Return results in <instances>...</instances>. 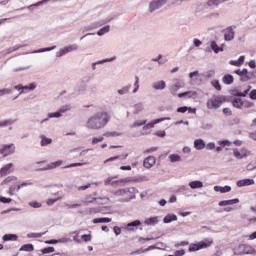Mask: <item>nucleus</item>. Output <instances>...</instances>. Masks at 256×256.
Masks as SVG:
<instances>
[{
	"label": "nucleus",
	"mask_w": 256,
	"mask_h": 256,
	"mask_svg": "<svg viewBox=\"0 0 256 256\" xmlns=\"http://www.w3.org/2000/svg\"><path fill=\"white\" fill-rule=\"evenodd\" d=\"M14 89L16 91H20L19 94L13 98V100L15 101V99L19 98V95H23V91H25V86L19 84V85L14 86Z\"/></svg>",
	"instance_id": "49530a36"
},
{
	"label": "nucleus",
	"mask_w": 256,
	"mask_h": 256,
	"mask_svg": "<svg viewBox=\"0 0 256 256\" xmlns=\"http://www.w3.org/2000/svg\"><path fill=\"white\" fill-rule=\"evenodd\" d=\"M143 109H145V105H143L142 102H139L134 105V115H139V113H142Z\"/></svg>",
	"instance_id": "c9c22d12"
},
{
	"label": "nucleus",
	"mask_w": 256,
	"mask_h": 256,
	"mask_svg": "<svg viewBox=\"0 0 256 256\" xmlns=\"http://www.w3.org/2000/svg\"><path fill=\"white\" fill-rule=\"evenodd\" d=\"M49 1L51 0H41L35 4H31L30 6L27 7V9H32L33 7H41V5H47V3H49Z\"/></svg>",
	"instance_id": "a18cd8bd"
},
{
	"label": "nucleus",
	"mask_w": 256,
	"mask_h": 256,
	"mask_svg": "<svg viewBox=\"0 0 256 256\" xmlns=\"http://www.w3.org/2000/svg\"><path fill=\"white\" fill-rule=\"evenodd\" d=\"M209 45H210V49H212L214 53H219L223 51V48L219 47V45H217V42H215V40L210 41Z\"/></svg>",
	"instance_id": "473e14b6"
},
{
	"label": "nucleus",
	"mask_w": 256,
	"mask_h": 256,
	"mask_svg": "<svg viewBox=\"0 0 256 256\" xmlns=\"http://www.w3.org/2000/svg\"><path fill=\"white\" fill-rule=\"evenodd\" d=\"M23 45H15L13 47H10L4 51H2V55H9V53H14V51H18V49H21Z\"/></svg>",
	"instance_id": "72a5a7b5"
},
{
	"label": "nucleus",
	"mask_w": 256,
	"mask_h": 256,
	"mask_svg": "<svg viewBox=\"0 0 256 256\" xmlns=\"http://www.w3.org/2000/svg\"><path fill=\"white\" fill-rule=\"evenodd\" d=\"M11 93H13V90L11 88L0 89V97H3L5 95H11Z\"/></svg>",
	"instance_id": "6e6d98bb"
},
{
	"label": "nucleus",
	"mask_w": 256,
	"mask_h": 256,
	"mask_svg": "<svg viewBox=\"0 0 256 256\" xmlns=\"http://www.w3.org/2000/svg\"><path fill=\"white\" fill-rule=\"evenodd\" d=\"M137 227H141V222L139 220H135L128 224H124L122 226V229H124V231H128L129 233H131L133 231H137Z\"/></svg>",
	"instance_id": "2eb2a0df"
},
{
	"label": "nucleus",
	"mask_w": 256,
	"mask_h": 256,
	"mask_svg": "<svg viewBox=\"0 0 256 256\" xmlns=\"http://www.w3.org/2000/svg\"><path fill=\"white\" fill-rule=\"evenodd\" d=\"M95 201H97V198H89V197H87L86 199L81 200V203L83 205H89V203H95Z\"/></svg>",
	"instance_id": "bf43d9fd"
},
{
	"label": "nucleus",
	"mask_w": 256,
	"mask_h": 256,
	"mask_svg": "<svg viewBox=\"0 0 256 256\" xmlns=\"http://www.w3.org/2000/svg\"><path fill=\"white\" fill-rule=\"evenodd\" d=\"M46 232H42V233H28L27 237L28 239H39L41 237H43V235H45Z\"/></svg>",
	"instance_id": "09e8293b"
},
{
	"label": "nucleus",
	"mask_w": 256,
	"mask_h": 256,
	"mask_svg": "<svg viewBox=\"0 0 256 256\" xmlns=\"http://www.w3.org/2000/svg\"><path fill=\"white\" fill-rule=\"evenodd\" d=\"M61 165H63V161L58 160L48 164L45 168L40 169V171H51V169H57V167H61Z\"/></svg>",
	"instance_id": "b1692460"
},
{
	"label": "nucleus",
	"mask_w": 256,
	"mask_h": 256,
	"mask_svg": "<svg viewBox=\"0 0 256 256\" xmlns=\"http://www.w3.org/2000/svg\"><path fill=\"white\" fill-rule=\"evenodd\" d=\"M157 163V160L155 159L154 156H148L147 158L144 159L143 161V166L145 169H151Z\"/></svg>",
	"instance_id": "a211bd4d"
},
{
	"label": "nucleus",
	"mask_w": 256,
	"mask_h": 256,
	"mask_svg": "<svg viewBox=\"0 0 256 256\" xmlns=\"http://www.w3.org/2000/svg\"><path fill=\"white\" fill-rule=\"evenodd\" d=\"M126 157H129V154L124 155L122 158H121V156H113V157H110V158L106 159L104 161V164H107L111 161H117V159H125Z\"/></svg>",
	"instance_id": "603ef678"
},
{
	"label": "nucleus",
	"mask_w": 256,
	"mask_h": 256,
	"mask_svg": "<svg viewBox=\"0 0 256 256\" xmlns=\"http://www.w3.org/2000/svg\"><path fill=\"white\" fill-rule=\"evenodd\" d=\"M72 106L70 104L64 105L60 108V113H67V111H71Z\"/></svg>",
	"instance_id": "0e129e2a"
},
{
	"label": "nucleus",
	"mask_w": 256,
	"mask_h": 256,
	"mask_svg": "<svg viewBox=\"0 0 256 256\" xmlns=\"http://www.w3.org/2000/svg\"><path fill=\"white\" fill-rule=\"evenodd\" d=\"M110 31L111 25H105L96 32V35H98V37H103L104 35H107V33H109Z\"/></svg>",
	"instance_id": "bb28decb"
},
{
	"label": "nucleus",
	"mask_w": 256,
	"mask_h": 256,
	"mask_svg": "<svg viewBox=\"0 0 256 256\" xmlns=\"http://www.w3.org/2000/svg\"><path fill=\"white\" fill-rule=\"evenodd\" d=\"M185 87V81L181 79H176L175 83L170 86L169 90L172 95H177V91L179 89H183Z\"/></svg>",
	"instance_id": "9b49d317"
},
{
	"label": "nucleus",
	"mask_w": 256,
	"mask_h": 256,
	"mask_svg": "<svg viewBox=\"0 0 256 256\" xmlns=\"http://www.w3.org/2000/svg\"><path fill=\"white\" fill-rule=\"evenodd\" d=\"M163 121H171V117H163V118L155 119L146 125L144 124L142 129H143V131L153 129V127H155V125H157V123H163Z\"/></svg>",
	"instance_id": "4468645a"
},
{
	"label": "nucleus",
	"mask_w": 256,
	"mask_h": 256,
	"mask_svg": "<svg viewBox=\"0 0 256 256\" xmlns=\"http://www.w3.org/2000/svg\"><path fill=\"white\" fill-rule=\"evenodd\" d=\"M67 53H69V52L67 51L66 47L60 48L59 51L56 52V57L57 58L65 57V55H67Z\"/></svg>",
	"instance_id": "3c124183"
},
{
	"label": "nucleus",
	"mask_w": 256,
	"mask_h": 256,
	"mask_svg": "<svg viewBox=\"0 0 256 256\" xmlns=\"http://www.w3.org/2000/svg\"><path fill=\"white\" fill-rule=\"evenodd\" d=\"M255 253V248L246 244H240L238 247L234 248V255H253Z\"/></svg>",
	"instance_id": "20e7f679"
},
{
	"label": "nucleus",
	"mask_w": 256,
	"mask_h": 256,
	"mask_svg": "<svg viewBox=\"0 0 256 256\" xmlns=\"http://www.w3.org/2000/svg\"><path fill=\"white\" fill-rule=\"evenodd\" d=\"M51 143H53V139L47 138V136H45V135L41 136L40 144L42 147H47V145H51Z\"/></svg>",
	"instance_id": "f704fd0d"
},
{
	"label": "nucleus",
	"mask_w": 256,
	"mask_h": 256,
	"mask_svg": "<svg viewBox=\"0 0 256 256\" xmlns=\"http://www.w3.org/2000/svg\"><path fill=\"white\" fill-rule=\"evenodd\" d=\"M145 123H147V120H139V121L134 122L130 127L132 129H134L135 127H141V126L145 125Z\"/></svg>",
	"instance_id": "13d9d810"
},
{
	"label": "nucleus",
	"mask_w": 256,
	"mask_h": 256,
	"mask_svg": "<svg viewBox=\"0 0 256 256\" xmlns=\"http://www.w3.org/2000/svg\"><path fill=\"white\" fill-rule=\"evenodd\" d=\"M224 39L225 41H233V39H235V31H233L232 27H228L224 31Z\"/></svg>",
	"instance_id": "4be33fe9"
},
{
	"label": "nucleus",
	"mask_w": 256,
	"mask_h": 256,
	"mask_svg": "<svg viewBox=\"0 0 256 256\" xmlns=\"http://www.w3.org/2000/svg\"><path fill=\"white\" fill-rule=\"evenodd\" d=\"M197 91H199V89L182 92L179 93L177 96L180 99H183V97L184 99H197V97H199V93Z\"/></svg>",
	"instance_id": "ddd939ff"
},
{
	"label": "nucleus",
	"mask_w": 256,
	"mask_h": 256,
	"mask_svg": "<svg viewBox=\"0 0 256 256\" xmlns=\"http://www.w3.org/2000/svg\"><path fill=\"white\" fill-rule=\"evenodd\" d=\"M19 178L14 175L7 176L1 183L0 187H5V185H11V183H15V181H18Z\"/></svg>",
	"instance_id": "5701e85b"
},
{
	"label": "nucleus",
	"mask_w": 256,
	"mask_h": 256,
	"mask_svg": "<svg viewBox=\"0 0 256 256\" xmlns=\"http://www.w3.org/2000/svg\"><path fill=\"white\" fill-rule=\"evenodd\" d=\"M190 85H201L203 83V75L199 71L189 73Z\"/></svg>",
	"instance_id": "1a4fd4ad"
},
{
	"label": "nucleus",
	"mask_w": 256,
	"mask_h": 256,
	"mask_svg": "<svg viewBox=\"0 0 256 256\" xmlns=\"http://www.w3.org/2000/svg\"><path fill=\"white\" fill-rule=\"evenodd\" d=\"M144 223L148 226H155L157 225V223H159V217L158 216H154L151 218H147Z\"/></svg>",
	"instance_id": "2f4dec72"
},
{
	"label": "nucleus",
	"mask_w": 256,
	"mask_h": 256,
	"mask_svg": "<svg viewBox=\"0 0 256 256\" xmlns=\"http://www.w3.org/2000/svg\"><path fill=\"white\" fill-rule=\"evenodd\" d=\"M239 203L238 198L230 199V200H222L218 203L219 207H227L229 205H237Z\"/></svg>",
	"instance_id": "a878e982"
},
{
	"label": "nucleus",
	"mask_w": 256,
	"mask_h": 256,
	"mask_svg": "<svg viewBox=\"0 0 256 256\" xmlns=\"http://www.w3.org/2000/svg\"><path fill=\"white\" fill-rule=\"evenodd\" d=\"M249 91H251V86H246V89H244L243 91L238 89L233 90L232 95H234V97H247Z\"/></svg>",
	"instance_id": "aec40b11"
},
{
	"label": "nucleus",
	"mask_w": 256,
	"mask_h": 256,
	"mask_svg": "<svg viewBox=\"0 0 256 256\" xmlns=\"http://www.w3.org/2000/svg\"><path fill=\"white\" fill-rule=\"evenodd\" d=\"M169 0H152L149 4L148 10L150 13H154L157 9H161L163 5H167Z\"/></svg>",
	"instance_id": "6e6552de"
},
{
	"label": "nucleus",
	"mask_w": 256,
	"mask_h": 256,
	"mask_svg": "<svg viewBox=\"0 0 256 256\" xmlns=\"http://www.w3.org/2000/svg\"><path fill=\"white\" fill-rule=\"evenodd\" d=\"M212 87L216 89V91H221V84H219L218 80H214L211 82Z\"/></svg>",
	"instance_id": "338daca9"
},
{
	"label": "nucleus",
	"mask_w": 256,
	"mask_h": 256,
	"mask_svg": "<svg viewBox=\"0 0 256 256\" xmlns=\"http://www.w3.org/2000/svg\"><path fill=\"white\" fill-rule=\"evenodd\" d=\"M116 59H117V56H113L111 58H105V59L93 62L91 64L92 71L97 70V65H103V63H112V61H115Z\"/></svg>",
	"instance_id": "dca6fc26"
},
{
	"label": "nucleus",
	"mask_w": 256,
	"mask_h": 256,
	"mask_svg": "<svg viewBox=\"0 0 256 256\" xmlns=\"http://www.w3.org/2000/svg\"><path fill=\"white\" fill-rule=\"evenodd\" d=\"M164 223H173V221H177V215L168 214L163 219Z\"/></svg>",
	"instance_id": "4c0bfd02"
},
{
	"label": "nucleus",
	"mask_w": 256,
	"mask_h": 256,
	"mask_svg": "<svg viewBox=\"0 0 256 256\" xmlns=\"http://www.w3.org/2000/svg\"><path fill=\"white\" fill-rule=\"evenodd\" d=\"M236 185L237 187H249L250 185H255V180L251 178L242 179L237 181Z\"/></svg>",
	"instance_id": "412c9836"
},
{
	"label": "nucleus",
	"mask_w": 256,
	"mask_h": 256,
	"mask_svg": "<svg viewBox=\"0 0 256 256\" xmlns=\"http://www.w3.org/2000/svg\"><path fill=\"white\" fill-rule=\"evenodd\" d=\"M227 1L229 0H208L206 5L210 9H217V7H219L221 4L227 3Z\"/></svg>",
	"instance_id": "6ab92c4d"
},
{
	"label": "nucleus",
	"mask_w": 256,
	"mask_h": 256,
	"mask_svg": "<svg viewBox=\"0 0 256 256\" xmlns=\"http://www.w3.org/2000/svg\"><path fill=\"white\" fill-rule=\"evenodd\" d=\"M15 172V165L13 163H8L0 168V177H7L11 173Z\"/></svg>",
	"instance_id": "9d476101"
},
{
	"label": "nucleus",
	"mask_w": 256,
	"mask_h": 256,
	"mask_svg": "<svg viewBox=\"0 0 256 256\" xmlns=\"http://www.w3.org/2000/svg\"><path fill=\"white\" fill-rule=\"evenodd\" d=\"M168 159L170 163H179L181 161V157L179 156V154H171L170 156H168Z\"/></svg>",
	"instance_id": "c03bdc74"
},
{
	"label": "nucleus",
	"mask_w": 256,
	"mask_h": 256,
	"mask_svg": "<svg viewBox=\"0 0 256 256\" xmlns=\"http://www.w3.org/2000/svg\"><path fill=\"white\" fill-rule=\"evenodd\" d=\"M207 109H219L223 105V97L221 96H212L206 102Z\"/></svg>",
	"instance_id": "39448f33"
},
{
	"label": "nucleus",
	"mask_w": 256,
	"mask_h": 256,
	"mask_svg": "<svg viewBox=\"0 0 256 256\" xmlns=\"http://www.w3.org/2000/svg\"><path fill=\"white\" fill-rule=\"evenodd\" d=\"M20 251H26L28 253H31L32 251H35V247L33 244H24L20 247Z\"/></svg>",
	"instance_id": "ea45409f"
},
{
	"label": "nucleus",
	"mask_w": 256,
	"mask_h": 256,
	"mask_svg": "<svg viewBox=\"0 0 256 256\" xmlns=\"http://www.w3.org/2000/svg\"><path fill=\"white\" fill-rule=\"evenodd\" d=\"M115 197H118V201L121 203H127L131 199H135V188H123L113 192Z\"/></svg>",
	"instance_id": "f03ea898"
},
{
	"label": "nucleus",
	"mask_w": 256,
	"mask_h": 256,
	"mask_svg": "<svg viewBox=\"0 0 256 256\" xmlns=\"http://www.w3.org/2000/svg\"><path fill=\"white\" fill-rule=\"evenodd\" d=\"M14 123H15V120H13V119H7V120L0 121V128L9 127V126L13 125Z\"/></svg>",
	"instance_id": "37998d69"
},
{
	"label": "nucleus",
	"mask_w": 256,
	"mask_h": 256,
	"mask_svg": "<svg viewBox=\"0 0 256 256\" xmlns=\"http://www.w3.org/2000/svg\"><path fill=\"white\" fill-rule=\"evenodd\" d=\"M104 139L103 136L94 137L92 138V145H97V143H101Z\"/></svg>",
	"instance_id": "69168bd1"
},
{
	"label": "nucleus",
	"mask_w": 256,
	"mask_h": 256,
	"mask_svg": "<svg viewBox=\"0 0 256 256\" xmlns=\"http://www.w3.org/2000/svg\"><path fill=\"white\" fill-rule=\"evenodd\" d=\"M43 255H47L49 253H55V247H46L41 250Z\"/></svg>",
	"instance_id": "052dcab7"
},
{
	"label": "nucleus",
	"mask_w": 256,
	"mask_h": 256,
	"mask_svg": "<svg viewBox=\"0 0 256 256\" xmlns=\"http://www.w3.org/2000/svg\"><path fill=\"white\" fill-rule=\"evenodd\" d=\"M121 183H129V180L125 179V180H113L111 185L112 187H119L121 185Z\"/></svg>",
	"instance_id": "4d7b16f0"
},
{
	"label": "nucleus",
	"mask_w": 256,
	"mask_h": 256,
	"mask_svg": "<svg viewBox=\"0 0 256 256\" xmlns=\"http://www.w3.org/2000/svg\"><path fill=\"white\" fill-rule=\"evenodd\" d=\"M112 219L111 218H95L93 220V223H111Z\"/></svg>",
	"instance_id": "5fc2aeb1"
},
{
	"label": "nucleus",
	"mask_w": 256,
	"mask_h": 256,
	"mask_svg": "<svg viewBox=\"0 0 256 256\" xmlns=\"http://www.w3.org/2000/svg\"><path fill=\"white\" fill-rule=\"evenodd\" d=\"M233 107H236V109H241L243 107V100L241 98H234L232 100Z\"/></svg>",
	"instance_id": "a19ab883"
},
{
	"label": "nucleus",
	"mask_w": 256,
	"mask_h": 256,
	"mask_svg": "<svg viewBox=\"0 0 256 256\" xmlns=\"http://www.w3.org/2000/svg\"><path fill=\"white\" fill-rule=\"evenodd\" d=\"M166 87L167 83H165L164 80H159L152 84V89H154V91H163V89H165Z\"/></svg>",
	"instance_id": "393cba45"
},
{
	"label": "nucleus",
	"mask_w": 256,
	"mask_h": 256,
	"mask_svg": "<svg viewBox=\"0 0 256 256\" xmlns=\"http://www.w3.org/2000/svg\"><path fill=\"white\" fill-rule=\"evenodd\" d=\"M109 119H111V117L109 116L108 112L100 111L93 114L87 119L85 127L86 129L99 131V129H103L107 126V123H109Z\"/></svg>",
	"instance_id": "f257e3e1"
},
{
	"label": "nucleus",
	"mask_w": 256,
	"mask_h": 256,
	"mask_svg": "<svg viewBox=\"0 0 256 256\" xmlns=\"http://www.w3.org/2000/svg\"><path fill=\"white\" fill-rule=\"evenodd\" d=\"M109 211V207H95V208H85L81 210V215H97V213H107Z\"/></svg>",
	"instance_id": "0eeeda50"
},
{
	"label": "nucleus",
	"mask_w": 256,
	"mask_h": 256,
	"mask_svg": "<svg viewBox=\"0 0 256 256\" xmlns=\"http://www.w3.org/2000/svg\"><path fill=\"white\" fill-rule=\"evenodd\" d=\"M205 140L203 139H196L194 141V147L197 149V151H202V149H205Z\"/></svg>",
	"instance_id": "7c9ffc66"
},
{
	"label": "nucleus",
	"mask_w": 256,
	"mask_h": 256,
	"mask_svg": "<svg viewBox=\"0 0 256 256\" xmlns=\"http://www.w3.org/2000/svg\"><path fill=\"white\" fill-rule=\"evenodd\" d=\"M233 155L236 159H245V157H249L251 152L247 150V148H242L240 151L237 148L233 149Z\"/></svg>",
	"instance_id": "f8f14e48"
},
{
	"label": "nucleus",
	"mask_w": 256,
	"mask_h": 256,
	"mask_svg": "<svg viewBox=\"0 0 256 256\" xmlns=\"http://www.w3.org/2000/svg\"><path fill=\"white\" fill-rule=\"evenodd\" d=\"M224 85H232L234 78L233 75L226 74L222 79Z\"/></svg>",
	"instance_id": "58836bf2"
},
{
	"label": "nucleus",
	"mask_w": 256,
	"mask_h": 256,
	"mask_svg": "<svg viewBox=\"0 0 256 256\" xmlns=\"http://www.w3.org/2000/svg\"><path fill=\"white\" fill-rule=\"evenodd\" d=\"M211 245H213V239H205L198 243H191L189 245L188 251H190V253L201 251V249H207V247H211Z\"/></svg>",
	"instance_id": "7ed1b4c3"
},
{
	"label": "nucleus",
	"mask_w": 256,
	"mask_h": 256,
	"mask_svg": "<svg viewBox=\"0 0 256 256\" xmlns=\"http://www.w3.org/2000/svg\"><path fill=\"white\" fill-rule=\"evenodd\" d=\"M218 145H220V147H231V141L221 140V141H218Z\"/></svg>",
	"instance_id": "e2e57ef3"
},
{
	"label": "nucleus",
	"mask_w": 256,
	"mask_h": 256,
	"mask_svg": "<svg viewBox=\"0 0 256 256\" xmlns=\"http://www.w3.org/2000/svg\"><path fill=\"white\" fill-rule=\"evenodd\" d=\"M190 189H203V182L201 180H194L188 183Z\"/></svg>",
	"instance_id": "cd10ccee"
},
{
	"label": "nucleus",
	"mask_w": 256,
	"mask_h": 256,
	"mask_svg": "<svg viewBox=\"0 0 256 256\" xmlns=\"http://www.w3.org/2000/svg\"><path fill=\"white\" fill-rule=\"evenodd\" d=\"M48 119H59V117H63V114H61L60 111L58 112H50L47 115Z\"/></svg>",
	"instance_id": "de8ad7c7"
},
{
	"label": "nucleus",
	"mask_w": 256,
	"mask_h": 256,
	"mask_svg": "<svg viewBox=\"0 0 256 256\" xmlns=\"http://www.w3.org/2000/svg\"><path fill=\"white\" fill-rule=\"evenodd\" d=\"M214 191L216 193H229L231 192V186H214Z\"/></svg>",
	"instance_id": "c85d7f7f"
},
{
	"label": "nucleus",
	"mask_w": 256,
	"mask_h": 256,
	"mask_svg": "<svg viewBox=\"0 0 256 256\" xmlns=\"http://www.w3.org/2000/svg\"><path fill=\"white\" fill-rule=\"evenodd\" d=\"M137 91H139V78L136 76L132 93H137Z\"/></svg>",
	"instance_id": "774afa93"
},
{
	"label": "nucleus",
	"mask_w": 256,
	"mask_h": 256,
	"mask_svg": "<svg viewBox=\"0 0 256 256\" xmlns=\"http://www.w3.org/2000/svg\"><path fill=\"white\" fill-rule=\"evenodd\" d=\"M2 239L3 241H17L18 236L16 234H5Z\"/></svg>",
	"instance_id": "79ce46f5"
},
{
	"label": "nucleus",
	"mask_w": 256,
	"mask_h": 256,
	"mask_svg": "<svg viewBox=\"0 0 256 256\" xmlns=\"http://www.w3.org/2000/svg\"><path fill=\"white\" fill-rule=\"evenodd\" d=\"M68 53H73V51H79V45L77 44H70L68 46H65Z\"/></svg>",
	"instance_id": "8fccbe9b"
},
{
	"label": "nucleus",
	"mask_w": 256,
	"mask_h": 256,
	"mask_svg": "<svg viewBox=\"0 0 256 256\" xmlns=\"http://www.w3.org/2000/svg\"><path fill=\"white\" fill-rule=\"evenodd\" d=\"M235 73L236 75H239L241 81L245 82L251 79V77L249 76V71L246 68L242 70L241 69L235 70Z\"/></svg>",
	"instance_id": "f3484780"
},
{
	"label": "nucleus",
	"mask_w": 256,
	"mask_h": 256,
	"mask_svg": "<svg viewBox=\"0 0 256 256\" xmlns=\"http://www.w3.org/2000/svg\"><path fill=\"white\" fill-rule=\"evenodd\" d=\"M57 49V46H52V47H48V48H41L39 50L33 51L32 53H46L47 51H53Z\"/></svg>",
	"instance_id": "864d4df0"
},
{
	"label": "nucleus",
	"mask_w": 256,
	"mask_h": 256,
	"mask_svg": "<svg viewBox=\"0 0 256 256\" xmlns=\"http://www.w3.org/2000/svg\"><path fill=\"white\" fill-rule=\"evenodd\" d=\"M229 63L234 67H241L245 63V56H240L237 60H230Z\"/></svg>",
	"instance_id": "c756f323"
},
{
	"label": "nucleus",
	"mask_w": 256,
	"mask_h": 256,
	"mask_svg": "<svg viewBox=\"0 0 256 256\" xmlns=\"http://www.w3.org/2000/svg\"><path fill=\"white\" fill-rule=\"evenodd\" d=\"M155 151H159V147L148 148V149L144 150L143 154L144 155H149L151 153H155Z\"/></svg>",
	"instance_id": "680f3d73"
},
{
	"label": "nucleus",
	"mask_w": 256,
	"mask_h": 256,
	"mask_svg": "<svg viewBox=\"0 0 256 256\" xmlns=\"http://www.w3.org/2000/svg\"><path fill=\"white\" fill-rule=\"evenodd\" d=\"M131 90V84H128L120 89L117 90L118 95H127Z\"/></svg>",
	"instance_id": "e433bc0d"
},
{
	"label": "nucleus",
	"mask_w": 256,
	"mask_h": 256,
	"mask_svg": "<svg viewBox=\"0 0 256 256\" xmlns=\"http://www.w3.org/2000/svg\"><path fill=\"white\" fill-rule=\"evenodd\" d=\"M15 144H2L0 145V155L2 157H9V155H13L15 153Z\"/></svg>",
	"instance_id": "423d86ee"
}]
</instances>
